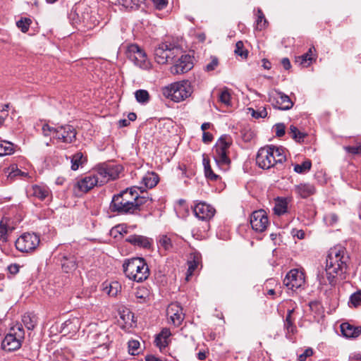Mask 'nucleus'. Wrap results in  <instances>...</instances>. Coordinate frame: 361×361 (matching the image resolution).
<instances>
[{
    "instance_id": "obj_1",
    "label": "nucleus",
    "mask_w": 361,
    "mask_h": 361,
    "mask_svg": "<svg viewBox=\"0 0 361 361\" xmlns=\"http://www.w3.org/2000/svg\"><path fill=\"white\" fill-rule=\"evenodd\" d=\"M121 171V167L119 165L111 163L102 164L91 173L79 180L77 182V187L80 191L87 192L94 186L102 185L110 180L117 178Z\"/></svg>"
},
{
    "instance_id": "obj_2",
    "label": "nucleus",
    "mask_w": 361,
    "mask_h": 361,
    "mask_svg": "<svg viewBox=\"0 0 361 361\" xmlns=\"http://www.w3.org/2000/svg\"><path fill=\"white\" fill-rule=\"evenodd\" d=\"M349 256L346 250L341 245H336L329 250L326 260V274L330 285L336 283V277L345 279L348 269Z\"/></svg>"
},
{
    "instance_id": "obj_3",
    "label": "nucleus",
    "mask_w": 361,
    "mask_h": 361,
    "mask_svg": "<svg viewBox=\"0 0 361 361\" xmlns=\"http://www.w3.org/2000/svg\"><path fill=\"white\" fill-rule=\"evenodd\" d=\"M286 160L285 149L274 145L261 147L256 157V164L263 169H269L279 164H283Z\"/></svg>"
},
{
    "instance_id": "obj_4",
    "label": "nucleus",
    "mask_w": 361,
    "mask_h": 361,
    "mask_svg": "<svg viewBox=\"0 0 361 361\" xmlns=\"http://www.w3.org/2000/svg\"><path fill=\"white\" fill-rule=\"evenodd\" d=\"M136 198V187L127 188L114 195L110 204V209L113 212L121 214H133L136 207V204H133V201H135Z\"/></svg>"
},
{
    "instance_id": "obj_5",
    "label": "nucleus",
    "mask_w": 361,
    "mask_h": 361,
    "mask_svg": "<svg viewBox=\"0 0 361 361\" xmlns=\"http://www.w3.org/2000/svg\"><path fill=\"white\" fill-rule=\"evenodd\" d=\"M42 130L44 136L52 137L53 143L71 144L76 140V130L71 125L66 124L54 128L44 123Z\"/></svg>"
},
{
    "instance_id": "obj_6",
    "label": "nucleus",
    "mask_w": 361,
    "mask_h": 361,
    "mask_svg": "<svg viewBox=\"0 0 361 361\" xmlns=\"http://www.w3.org/2000/svg\"><path fill=\"white\" fill-rule=\"evenodd\" d=\"M123 268L126 276L136 282H142L149 275L148 266L143 258L127 259L123 263Z\"/></svg>"
},
{
    "instance_id": "obj_7",
    "label": "nucleus",
    "mask_w": 361,
    "mask_h": 361,
    "mask_svg": "<svg viewBox=\"0 0 361 361\" xmlns=\"http://www.w3.org/2000/svg\"><path fill=\"white\" fill-rule=\"evenodd\" d=\"M231 145V137L229 135H224L217 140L214 147V159L216 165L224 171L229 169L231 160L228 157V152Z\"/></svg>"
},
{
    "instance_id": "obj_8",
    "label": "nucleus",
    "mask_w": 361,
    "mask_h": 361,
    "mask_svg": "<svg viewBox=\"0 0 361 361\" xmlns=\"http://www.w3.org/2000/svg\"><path fill=\"white\" fill-rule=\"evenodd\" d=\"M161 91L166 98L180 102L191 95L192 88L188 80H183L171 83L163 87Z\"/></svg>"
},
{
    "instance_id": "obj_9",
    "label": "nucleus",
    "mask_w": 361,
    "mask_h": 361,
    "mask_svg": "<svg viewBox=\"0 0 361 361\" xmlns=\"http://www.w3.org/2000/svg\"><path fill=\"white\" fill-rule=\"evenodd\" d=\"M181 49L171 42H162L154 49V59L159 64H166L181 54Z\"/></svg>"
},
{
    "instance_id": "obj_10",
    "label": "nucleus",
    "mask_w": 361,
    "mask_h": 361,
    "mask_svg": "<svg viewBox=\"0 0 361 361\" xmlns=\"http://www.w3.org/2000/svg\"><path fill=\"white\" fill-rule=\"evenodd\" d=\"M24 331L21 325L17 324L12 327L10 332L2 341V348L7 351H13L19 349L24 338Z\"/></svg>"
},
{
    "instance_id": "obj_11",
    "label": "nucleus",
    "mask_w": 361,
    "mask_h": 361,
    "mask_svg": "<svg viewBox=\"0 0 361 361\" xmlns=\"http://www.w3.org/2000/svg\"><path fill=\"white\" fill-rule=\"evenodd\" d=\"M126 56L135 66L143 70H149L152 68V63L147 59L145 51L137 44L128 45Z\"/></svg>"
},
{
    "instance_id": "obj_12",
    "label": "nucleus",
    "mask_w": 361,
    "mask_h": 361,
    "mask_svg": "<svg viewBox=\"0 0 361 361\" xmlns=\"http://www.w3.org/2000/svg\"><path fill=\"white\" fill-rule=\"evenodd\" d=\"M40 239L39 235L34 233H24L15 243L16 249L21 252H30L34 251L39 245Z\"/></svg>"
},
{
    "instance_id": "obj_13",
    "label": "nucleus",
    "mask_w": 361,
    "mask_h": 361,
    "mask_svg": "<svg viewBox=\"0 0 361 361\" xmlns=\"http://www.w3.org/2000/svg\"><path fill=\"white\" fill-rule=\"evenodd\" d=\"M305 283V274L302 270H290L283 279V284L290 290H294Z\"/></svg>"
},
{
    "instance_id": "obj_14",
    "label": "nucleus",
    "mask_w": 361,
    "mask_h": 361,
    "mask_svg": "<svg viewBox=\"0 0 361 361\" xmlns=\"http://www.w3.org/2000/svg\"><path fill=\"white\" fill-rule=\"evenodd\" d=\"M250 221L252 229L259 233L264 231L269 225L267 214L263 209L253 212Z\"/></svg>"
},
{
    "instance_id": "obj_15",
    "label": "nucleus",
    "mask_w": 361,
    "mask_h": 361,
    "mask_svg": "<svg viewBox=\"0 0 361 361\" xmlns=\"http://www.w3.org/2000/svg\"><path fill=\"white\" fill-rule=\"evenodd\" d=\"M166 314L170 322L175 326H179L185 317L182 307L177 302L171 303L168 306Z\"/></svg>"
},
{
    "instance_id": "obj_16",
    "label": "nucleus",
    "mask_w": 361,
    "mask_h": 361,
    "mask_svg": "<svg viewBox=\"0 0 361 361\" xmlns=\"http://www.w3.org/2000/svg\"><path fill=\"white\" fill-rule=\"evenodd\" d=\"M193 67V62L191 56L188 54L181 55L171 67V71L173 74H182L191 70Z\"/></svg>"
},
{
    "instance_id": "obj_17",
    "label": "nucleus",
    "mask_w": 361,
    "mask_h": 361,
    "mask_svg": "<svg viewBox=\"0 0 361 361\" xmlns=\"http://www.w3.org/2000/svg\"><path fill=\"white\" fill-rule=\"evenodd\" d=\"M58 260L63 271L65 273H71L75 271L78 267L77 259L75 255L68 252H61L58 255Z\"/></svg>"
},
{
    "instance_id": "obj_18",
    "label": "nucleus",
    "mask_w": 361,
    "mask_h": 361,
    "mask_svg": "<svg viewBox=\"0 0 361 361\" xmlns=\"http://www.w3.org/2000/svg\"><path fill=\"white\" fill-rule=\"evenodd\" d=\"M193 212L195 216L201 220L210 219L215 214L214 208L204 202L197 203L193 208Z\"/></svg>"
},
{
    "instance_id": "obj_19",
    "label": "nucleus",
    "mask_w": 361,
    "mask_h": 361,
    "mask_svg": "<svg viewBox=\"0 0 361 361\" xmlns=\"http://www.w3.org/2000/svg\"><path fill=\"white\" fill-rule=\"evenodd\" d=\"M273 100L275 102L274 106L281 110H289L293 106V102L290 97L280 91H275Z\"/></svg>"
},
{
    "instance_id": "obj_20",
    "label": "nucleus",
    "mask_w": 361,
    "mask_h": 361,
    "mask_svg": "<svg viewBox=\"0 0 361 361\" xmlns=\"http://www.w3.org/2000/svg\"><path fill=\"white\" fill-rule=\"evenodd\" d=\"M27 192L30 196H33L40 200H45L50 195V190L46 185H32Z\"/></svg>"
},
{
    "instance_id": "obj_21",
    "label": "nucleus",
    "mask_w": 361,
    "mask_h": 361,
    "mask_svg": "<svg viewBox=\"0 0 361 361\" xmlns=\"http://www.w3.org/2000/svg\"><path fill=\"white\" fill-rule=\"evenodd\" d=\"M126 241L140 247L149 249L152 245V239L140 235H132L128 237Z\"/></svg>"
},
{
    "instance_id": "obj_22",
    "label": "nucleus",
    "mask_w": 361,
    "mask_h": 361,
    "mask_svg": "<svg viewBox=\"0 0 361 361\" xmlns=\"http://www.w3.org/2000/svg\"><path fill=\"white\" fill-rule=\"evenodd\" d=\"M341 331L346 338H357L361 334V326H355L348 322H344L341 324Z\"/></svg>"
},
{
    "instance_id": "obj_23",
    "label": "nucleus",
    "mask_w": 361,
    "mask_h": 361,
    "mask_svg": "<svg viewBox=\"0 0 361 361\" xmlns=\"http://www.w3.org/2000/svg\"><path fill=\"white\" fill-rule=\"evenodd\" d=\"M158 182V175L154 172H148L142 178V183L144 185V187L136 188V190L140 189L141 192H142L147 188H154L157 185Z\"/></svg>"
},
{
    "instance_id": "obj_24",
    "label": "nucleus",
    "mask_w": 361,
    "mask_h": 361,
    "mask_svg": "<svg viewBox=\"0 0 361 361\" xmlns=\"http://www.w3.org/2000/svg\"><path fill=\"white\" fill-rule=\"evenodd\" d=\"M171 335V333L169 329H163L155 338L154 343L159 348L160 350L165 348L169 345V337Z\"/></svg>"
},
{
    "instance_id": "obj_25",
    "label": "nucleus",
    "mask_w": 361,
    "mask_h": 361,
    "mask_svg": "<svg viewBox=\"0 0 361 361\" xmlns=\"http://www.w3.org/2000/svg\"><path fill=\"white\" fill-rule=\"evenodd\" d=\"M296 194L302 198H306L315 192V188L310 183H300L294 187Z\"/></svg>"
},
{
    "instance_id": "obj_26",
    "label": "nucleus",
    "mask_w": 361,
    "mask_h": 361,
    "mask_svg": "<svg viewBox=\"0 0 361 361\" xmlns=\"http://www.w3.org/2000/svg\"><path fill=\"white\" fill-rule=\"evenodd\" d=\"M79 329V320L78 318L66 321L61 326V331L64 334L76 332Z\"/></svg>"
},
{
    "instance_id": "obj_27",
    "label": "nucleus",
    "mask_w": 361,
    "mask_h": 361,
    "mask_svg": "<svg viewBox=\"0 0 361 361\" xmlns=\"http://www.w3.org/2000/svg\"><path fill=\"white\" fill-rule=\"evenodd\" d=\"M314 48L310 47L308 50V51L302 56H298L295 59V63H298L299 65L302 66V67H307L310 66L314 58H313V50Z\"/></svg>"
},
{
    "instance_id": "obj_28",
    "label": "nucleus",
    "mask_w": 361,
    "mask_h": 361,
    "mask_svg": "<svg viewBox=\"0 0 361 361\" xmlns=\"http://www.w3.org/2000/svg\"><path fill=\"white\" fill-rule=\"evenodd\" d=\"M294 322L295 319H290L288 317H286L283 321V329L286 331V336L289 339H291L292 336L297 332V327Z\"/></svg>"
},
{
    "instance_id": "obj_29",
    "label": "nucleus",
    "mask_w": 361,
    "mask_h": 361,
    "mask_svg": "<svg viewBox=\"0 0 361 361\" xmlns=\"http://www.w3.org/2000/svg\"><path fill=\"white\" fill-rule=\"evenodd\" d=\"M202 163L204 165V174L207 178L210 180H216L219 179V176L213 172L212 170L209 159L205 155H203Z\"/></svg>"
},
{
    "instance_id": "obj_30",
    "label": "nucleus",
    "mask_w": 361,
    "mask_h": 361,
    "mask_svg": "<svg viewBox=\"0 0 361 361\" xmlns=\"http://www.w3.org/2000/svg\"><path fill=\"white\" fill-rule=\"evenodd\" d=\"M71 169L76 171L80 166H82L86 161L87 159L82 152H77L71 157Z\"/></svg>"
},
{
    "instance_id": "obj_31",
    "label": "nucleus",
    "mask_w": 361,
    "mask_h": 361,
    "mask_svg": "<svg viewBox=\"0 0 361 361\" xmlns=\"http://www.w3.org/2000/svg\"><path fill=\"white\" fill-rule=\"evenodd\" d=\"M255 28L258 30H262L266 28L268 22L265 18V16L260 8H258L255 13Z\"/></svg>"
},
{
    "instance_id": "obj_32",
    "label": "nucleus",
    "mask_w": 361,
    "mask_h": 361,
    "mask_svg": "<svg viewBox=\"0 0 361 361\" xmlns=\"http://www.w3.org/2000/svg\"><path fill=\"white\" fill-rule=\"evenodd\" d=\"M6 173H8L7 178H10L11 180L14 179L17 176L26 177L27 176V173L18 169L16 165H11L10 167H8Z\"/></svg>"
},
{
    "instance_id": "obj_33",
    "label": "nucleus",
    "mask_w": 361,
    "mask_h": 361,
    "mask_svg": "<svg viewBox=\"0 0 361 361\" xmlns=\"http://www.w3.org/2000/svg\"><path fill=\"white\" fill-rule=\"evenodd\" d=\"M274 213L277 215H281L287 211V202L285 199L278 198L274 207Z\"/></svg>"
},
{
    "instance_id": "obj_34",
    "label": "nucleus",
    "mask_w": 361,
    "mask_h": 361,
    "mask_svg": "<svg viewBox=\"0 0 361 361\" xmlns=\"http://www.w3.org/2000/svg\"><path fill=\"white\" fill-rule=\"evenodd\" d=\"M14 152L13 144L7 142H0V157L10 155Z\"/></svg>"
},
{
    "instance_id": "obj_35",
    "label": "nucleus",
    "mask_w": 361,
    "mask_h": 361,
    "mask_svg": "<svg viewBox=\"0 0 361 361\" xmlns=\"http://www.w3.org/2000/svg\"><path fill=\"white\" fill-rule=\"evenodd\" d=\"M288 133L293 139L298 142H302L303 139L307 135L306 133L300 131L298 128L293 125L290 126Z\"/></svg>"
},
{
    "instance_id": "obj_36",
    "label": "nucleus",
    "mask_w": 361,
    "mask_h": 361,
    "mask_svg": "<svg viewBox=\"0 0 361 361\" xmlns=\"http://www.w3.org/2000/svg\"><path fill=\"white\" fill-rule=\"evenodd\" d=\"M199 264L200 257L198 256H194L193 259L188 262V269L185 278L187 281L190 280V277L192 276L194 271L197 268Z\"/></svg>"
},
{
    "instance_id": "obj_37",
    "label": "nucleus",
    "mask_w": 361,
    "mask_h": 361,
    "mask_svg": "<svg viewBox=\"0 0 361 361\" xmlns=\"http://www.w3.org/2000/svg\"><path fill=\"white\" fill-rule=\"evenodd\" d=\"M135 97L137 102L146 104L149 101V94L145 90H138L135 92Z\"/></svg>"
},
{
    "instance_id": "obj_38",
    "label": "nucleus",
    "mask_w": 361,
    "mask_h": 361,
    "mask_svg": "<svg viewBox=\"0 0 361 361\" xmlns=\"http://www.w3.org/2000/svg\"><path fill=\"white\" fill-rule=\"evenodd\" d=\"M312 166V162L307 159L304 161L301 164H295L294 166V171L298 173H305L309 171Z\"/></svg>"
},
{
    "instance_id": "obj_39",
    "label": "nucleus",
    "mask_w": 361,
    "mask_h": 361,
    "mask_svg": "<svg viewBox=\"0 0 361 361\" xmlns=\"http://www.w3.org/2000/svg\"><path fill=\"white\" fill-rule=\"evenodd\" d=\"M22 321L25 327L29 330H32L36 325L35 317L30 314H25L23 316Z\"/></svg>"
},
{
    "instance_id": "obj_40",
    "label": "nucleus",
    "mask_w": 361,
    "mask_h": 361,
    "mask_svg": "<svg viewBox=\"0 0 361 361\" xmlns=\"http://www.w3.org/2000/svg\"><path fill=\"white\" fill-rule=\"evenodd\" d=\"M231 93L229 92V90L227 87H224L220 92L219 95V101L226 105L229 106L231 105Z\"/></svg>"
},
{
    "instance_id": "obj_41",
    "label": "nucleus",
    "mask_w": 361,
    "mask_h": 361,
    "mask_svg": "<svg viewBox=\"0 0 361 361\" xmlns=\"http://www.w3.org/2000/svg\"><path fill=\"white\" fill-rule=\"evenodd\" d=\"M159 244L165 250H169L172 248V242L171 238L166 235L160 236Z\"/></svg>"
},
{
    "instance_id": "obj_42",
    "label": "nucleus",
    "mask_w": 361,
    "mask_h": 361,
    "mask_svg": "<svg viewBox=\"0 0 361 361\" xmlns=\"http://www.w3.org/2000/svg\"><path fill=\"white\" fill-rule=\"evenodd\" d=\"M148 201L151 202V200H149L148 197H140L137 192V198L135 201H133V204H136L135 208V214L137 212H140L141 210V207L146 204Z\"/></svg>"
},
{
    "instance_id": "obj_43",
    "label": "nucleus",
    "mask_w": 361,
    "mask_h": 361,
    "mask_svg": "<svg viewBox=\"0 0 361 361\" xmlns=\"http://www.w3.org/2000/svg\"><path fill=\"white\" fill-rule=\"evenodd\" d=\"M135 297L137 300L145 301L149 295V290L145 287H140L135 292Z\"/></svg>"
},
{
    "instance_id": "obj_44",
    "label": "nucleus",
    "mask_w": 361,
    "mask_h": 361,
    "mask_svg": "<svg viewBox=\"0 0 361 361\" xmlns=\"http://www.w3.org/2000/svg\"><path fill=\"white\" fill-rule=\"evenodd\" d=\"M247 110L251 112L252 116L255 118H265L267 116V111L264 107H261L257 110H255L252 108H248Z\"/></svg>"
},
{
    "instance_id": "obj_45",
    "label": "nucleus",
    "mask_w": 361,
    "mask_h": 361,
    "mask_svg": "<svg viewBox=\"0 0 361 361\" xmlns=\"http://www.w3.org/2000/svg\"><path fill=\"white\" fill-rule=\"evenodd\" d=\"M140 348V342L137 340H131L128 341V350L131 355H137Z\"/></svg>"
},
{
    "instance_id": "obj_46",
    "label": "nucleus",
    "mask_w": 361,
    "mask_h": 361,
    "mask_svg": "<svg viewBox=\"0 0 361 361\" xmlns=\"http://www.w3.org/2000/svg\"><path fill=\"white\" fill-rule=\"evenodd\" d=\"M234 51L237 55L240 56L242 58L245 59L247 56L248 52L247 50H243V43L241 41H238L235 44V49Z\"/></svg>"
},
{
    "instance_id": "obj_47",
    "label": "nucleus",
    "mask_w": 361,
    "mask_h": 361,
    "mask_svg": "<svg viewBox=\"0 0 361 361\" xmlns=\"http://www.w3.org/2000/svg\"><path fill=\"white\" fill-rule=\"evenodd\" d=\"M31 20L30 19H21L17 22V26L23 32H26L30 27Z\"/></svg>"
},
{
    "instance_id": "obj_48",
    "label": "nucleus",
    "mask_w": 361,
    "mask_h": 361,
    "mask_svg": "<svg viewBox=\"0 0 361 361\" xmlns=\"http://www.w3.org/2000/svg\"><path fill=\"white\" fill-rule=\"evenodd\" d=\"M324 220L326 225L333 226L338 221V216L334 213L328 214L325 215Z\"/></svg>"
},
{
    "instance_id": "obj_49",
    "label": "nucleus",
    "mask_w": 361,
    "mask_h": 361,
    "mask_svg": "<svg viewBox=\"0 0 361 361\" xmlns=\"http://www.w3.org/2000/svg\"><path fill=\"white\" fill-rule=\"evenodd\" d=\"M343 148L348 153L361 155V143L357 146H345Z\"/></svg>"
},
{
    "instance_id": "obj_50",
    "label": "nucleus",
    "mask_w": 361,
    "mask_h": 361,
    "mask_svg": "<svg viewBox=\"0 0 361 361\" xmlns=\"http://www.w3.org/2000/svg\"><path fill=\"white\" fill-rule=\"evenodd\" d=\"M350 302L354 307H357L361 303V291H358L350 296Z\"/></svg>"
},
{
    "instance_id": "obj_51",
    "label": "nucleus",
    "mask_w": 361,
    "mask_h": 361,
    "mask_svg": "<svg viewBox=\"0 0 361 361\" xmlns=\"http://www.w3.org/2000/svg\"><path fill=\"white\" fill-rule=\"evenodd\" d=\"M119 284L118 282H112L109 285V289L107 293L110 296H116L118 293Z\"/></svg>"
},
{
    "instance_id": "obj_52",
    "label": "nucleus",
    "mask_w": 361,
    "mask_h": 361,
    "mask_svg": "<svg viewBox=\"0 0 361 361\" xmlns=\"http://www.w3.org/2000/svg\"><path fill=\"white\" fill-rule=\"evenodd\" d=\"M118 2L126 8H133L137 6L135 0H118Z\"/></svg>"
},
{
    "instance_id": "obj_53",
    "label": "nucleus",
    "mask_w": 361,
    "mask_h": 361,
    "mask_svg": "<svg viewBox=\"0 0 361 361\" xmlns=\"http://www.w3.org/2000/svg\"><path fill=\"white\" fill-rule=\"evenodd\" d=\"M276 135L278 137H281L285 134L286 127L283 123H277L274 126Z\"/></svg>"
},
{
    "instance_id": "obj_54",
    "label": "nucleus",
    "mask_w": 361,
    "mask_h": 361,
    "mask_svg": "<svg viewBox=\"0 0 361 361\" xmlns=\"http://www.w3.org/2000/svg\"><path fill=\"white\" fill-rule=\"evenodd\" d=\"M219 65V61L216 58H213L210 63H209L206 67L205 70L207 71H214Z\"/></svg>"
},
{
    "instance_id": "obj_55",
    "label": "nucleus",
    "mask_w": 361,
    "mask_h": 361,
    "mask_svg": "<svg viewBox=\"0 0 361 361\" xmlns=\"http://www.w3.org/2000/svg\"><path fill=\"white\" fill-rule=\"evenodd\" d=\"M313 355V350L310 348H307L303 353L299 355L298 360L300 361H305L307 357H310Z\"/></svg>"
},
{
    "instance_id": "obj_56",
    "label": "nucleus",
    "mask_w": 361,
    "mask_h": 361,
    "mask_svg": "<svg viewBox=\"0 0 361 361\" xmlns=\"http://www.w3.org/2000/svg\"><path fill=\"white\" fill-rule=\"evenodd\" d=\"M20 266L18 264H11L8 267V272L12 274L15 275L19 271Z\"/></svg>"
},
{
    "instance_id": "obj_57",
    "label": "nucleus",
    "mask_w": 361,
    "mask_h": 361,
    "mask_svg": "<svg viewBox=\"0 0 361 361\" xmlns=\"http://www.w3.org/2000/svg\"><path fill=\"white\" fill-rule=\"evenodd\" d=\"M213 139V136L210 133L204 132L202 135V141L204 143L210 142Z\"/></svg>"
},
{
    "instance_id": "obj_58",
    "label": "nucleus",
    "mask_w": 361,
    "mask_h": 361,
    "mask_svg": "<svg viewBox=\"0 0 361 361\" xmlns=\"http://www.w3.org/2000/svg\"><path fill=\"white\" fill-rule=\"evenodd\" d=\"M156 7L159 9H162L166 6L165 0H152Z\"/></svg>"
},
{
    "instance_id": "obj_59",
    "label": "nucleus",
    "mask_w": 361,
    "mask_h": 361,
    "mask_svg": "<svg viewBox=\"0 0 361 361\" xmlns=\"http://www.w3.org/2000/svg\"><path fill=\"white\" fill-rule=\"evenodd\" d=\"M281 64L286 70H289L291 67L290 60L288 58H283L281 60Z\"/></svg>"
},
{
    "instance_id": "obj_60",
    "label": "nucleus",
    "mask_w": 361,
    "mask_h": 361,
    "mask_svg": "<svg viewBox=\"0 0 361 361\" xmlns=\"http://www.w3.org/2000/svg\"><path fill=\"white\" fill-rule=\"evenodd\" d=\"M116 228L120 233H127V226L126 224H119L118 225Z\"/></svg>"
},
{
    "instance_id": "obj_61",
    "label": "nucleus",
    "mask_w": 361,
    "mask_h": 361,
    "mask_svg": "<svg viewBox=\"0 0 361 361\" xmlns=\"http://www.w3.org/2000/svg\"><path fill=\"white\" fill-rule=\"evenodd\" d=\"M130 125L129 120L128 119H121L118 121V126L120 128L126 127Z\"/></svg>"
},
{
    "instance_id": "obj_62",
    "label": "nucleus",
    "mask_w": 361,
    "mask_h": 361,
    "mask_svg": "<svg viewBox=\"0 0 361 361\" xmlns=\"http://www.w3.org/2000/svg\"><path fill=\"white\" fill-rule=\"evenodd\" d=\"M350 361H361V354L355 353L350 357Z\"/></svg>"
},
{
    "instance_id": "obj_63",
    "label": "nucleus",
    "mask_w": 361,
    "mask_h": 361,
    "mask_svg": "<svg viewBox=\"0 0 361 361\" xmlns=\"http://www.w3.org/2000/svg\"><path fill=\"white\" fill-rule=\"evenodd\" d=\"M207 357V353L205 351H200L197 353V358L200 360H204Z\"/></svg>"
},
{
    "instance_id": "obj_64",
    "label": "nucleus",
    "mask_w": 361,
    "mask_h": 361,
    "mask_svg": "<svg viewBox=\"0 0 361 361\" xmlns=\"http://www.w3.org/2000/svg\"><path fill=\"white\" fill-rule=\"evenodd\" d=\"M146 361H162L158 357L153 355H147L145 358Z\"/></svg>"
}]
</instances>
